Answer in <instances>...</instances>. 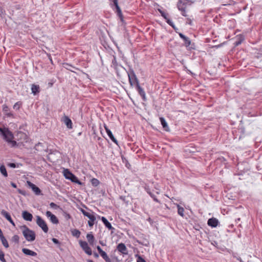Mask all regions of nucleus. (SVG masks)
<instances>
[{
  "label": "nucleus",
  "instance_id": "f257e3e1",
  "mask_svg": "<svg viewBox=\"0 0 262 262\" xmlns=\"http://www.w3.org/2000/svg\"><path fill=\"white\" fill-rule=\"evenodd\" d=\"M0 134L3 136L4 139L6 141L10 143L12 146H14L16 145V141L13 140V135L12 133L7 128H2L0 127Z\"/></svg>",
  "mask_w": 262,
  "mask_h": 262
},
{
  "label": "nucleus",
  "instance_id": "f03ea898",
  "mask_svg": "<svg viewBox=\"0 0 262 262\" xmlns=\"http://www.w3.org/2000/svg\"><path fill=\"white\" fill-rule=\"evenodd\" d=\"M23 234L26 239L28 242H32L35 239V232L28 228L27 226H24L21 227Z\"/></svg>",
  "mask_w": 262,
  "mask_h": 262
},
{
  "label": "nucleus",
  "instance_id": "7ed1b4c3",
  "mask_svg": "<svg viewBox=\"0 0 262 262\" xmlns=\"http://www.w3.org/2000/svg\"><path fill=\"white\" fill-rule=\"evenodd\" d=\"M63 175L67 179L71 180L72 182L81 185L82 183L78 179V178L71 173L68 169H64Z\"/></svg>",
  "mask_w": 262,
  "mask_h": 262
},
{
  "label": "nucleus",
  "instance_id": "20e7f679",
  "mask_svg": "<svg viewBox=\"0 0 262 262\" xmlns=\"http://www.w3.org/2000/svg\"><path fill=\"white\" fill-rule=\"evenodd\" d=\"M81 211L84 216L89 219L90 220L88 221L89 226L90 227H92L95 224V222L96 220L94 213L92 212H87L82 209H81Z\"/></svg>",
  "mask_w": 262,
  "mask_h": 262
},
{
  "label": "nucleus",
  "instance_id": "39448f33",
  "mask_svg": "<svg viewBox=\"0 0 262 262\" xmlns=\"http://www.w3.org/2000/svg\"><path fill=\"white\" fill-rule=\"evenodd\" d=\"M36 223L45 233L48 231V227L45 221L40 216L38 215L36 216Z\"/></svg>",
  "mask_w": 262,
  "mask_h": 262
},
{
  "label": "nucleus",
  "instance_id": "423d86ee",
  "mask_svg": "<svg viewBox=\"0 0 262 262\" xmlns=\"http://www.w3.org/2000/svg\"><path fill=\"white\" fill-rule=\"evenodd\" d=\"M80 245L84 252L89 255H92L91 249L89 247L88 243L86 242L80 241L79 242Z\"/></svg>",
  "mask_w": 262,
  "mask_h": 262
},
{
  "label": "nucleus",
  "instance_id": "0eeeda50",
  "mask_svg": "<svg viewBox=\"0 0 262 262\" xmlns=\"http://www.w3.org/2000/svg\"><path fill=\"white\" fill-rule=\"evenodd\" d=\"M128 78L130 84L132 86H133L135 84H136L137 85L139 84L138 79L134 72L128 74Z\"/></svg>",
  "mask_w": 262,
  "mask_h": 262
},
{
  "label": "nucleus",
  "instance_id": "6e6552de",
  "mask_svg": "<svg viewBox=\"0 0 262 262\" xmlns=\"http://www.w3.org/2000/svg\"><path fill=\"white\" fill-rule=\"evenodd\" d=\"M46 216L49 218L50 221L54 224H57L59 223L57 217L50 211H47L46 213Z\"/></svg>",
  "mask_w": 262,
  "mask_h": 262
},
{
  "label": "nucleus",
  "instance_id": "1a4fd4ad",
  "mask_svg": "<svg viewBox=\"0 0 262 262\" xmlns=\"http://www.w3.org/2000/svg\"><path fill=\"white\" fill-rule=\"evenodd\" d=\"M27 183L29 187H30L32 189V190L34 192V193L36 194L39 195L41 191L40 189L38 187H37L35 184H33L30 181H27Z\"/></svg>",
  "mask_w": 262,
  "mask_h": 262
},
{
  "label": "nucleus",
  "instance_id": "9d476101",
  "mask_svg": "<svg viewBox=\"0 0 262 262\" xmlns=\"http://www.w3.org/2000/svg\"><path fill=\"white\" fill-rule=\"evenodd\" d=\"M1 214L3 215L9 222L13 226H15V223L11 219L10 214L5 210H2L1 211Z\"/></svg>",
  "mask_w": 262,
  "mask_h": 262
},
{
  "label": "nucleus",
  "instance_id": "9b49d317",
  "mask_svg": "<svg viewBox=\"0 0 262 262\" xmlns=\"http://www.w3.org/2000/svg\"><path fill=\"white\" fill-rule=\"evenodd\" d=\"M118 250L123 254H127V250L125 245L123 243H120L117 246Z\"/></svg>",
  "mask_w": 262,
  "mask_h": 262
},
{
  "label": "nucleus",
  "instance_id": "f8f14e48",
  "mask_svg": "<svg viewBox=\"0 0 262 262\" xmlns=\"http://www.w3.org/2000/svg\"><path fill=\"white\" fill-rule=\"evenodd\" d=\"M22 216L25 220L27 221H31L33 219L32 214L27 211H24L23 212Z\"/></svg>",
  "mask_w": 262,
  "mask_h": 262
},
{
  "label": "nucleus",
  "instance_id": "ddd939ff",
  "mask_svg": "<svg viewBox=\"0 0 262 262\" xmlns=\"http://www.w3.org/2000/svg\"><path fill=\"white\" fill-rule=\"evenodd\" d=\"M62 121L65 123L68 128H72V121L68 116H64L63 117Z\"/></svg>",
  "mask_w": 262,
  "mask_h": 262
},
{
  "label": "nucleus",
  "instance_id": "4468645a",
  "mask_svg": "<svg viewBox=\"0 0 262 262\" xmlns=\"http://www.w3.org/2000/svg\"><path fill=\"white\" fill-rule=\"evenodd\" d=\"M23 252L27 255H30L32 256H35L37 255V253L30 249L27 248H23L22 249Z\"/></svg>",
  "mask_w": 262,
  "mask_h": 262
},
{
  "label": "nucleus",
  "instance_id": "2eb2a0df",
  "mask_svg": "<svg viewBox=\"0 0 262 262\" xmlns=\"http://www.w3.org/2000/svg\"><path fill=\"white\" fill-rule=\"evenodd\" d=\"M244 40V37L242 35H239L237 36V39L234 43V45L235 47L239 46L241 44V43L243 42V41Z\"/></svg>",
  "mask_w": 262,
  "mask_h": 262
},
{
  "label": "nucleus",
  "instance_id": "dca6fc26",
  "mask_svg": "<svg viewBox=\"0 0 262 262\" xmlns=\"http://www.w3.org/2000/svg\"><path fill=\"white\" fill-rule=\"evenodd\" d=\"M31 91L33 95H36L37 93L39 92V85L33 84L31 86Z\"/></svg>",
  "mask_w": 262,
  "mask_h": 262
},
{
  "label": "nucleus",
  "instance_id": "f3484780",
  "mask_svg": "<svg viewBox=\"0 0 262 262\" xmlns=\"http://www.w3.org/2000/svg\"><path fill=\"white\" fill-rule=\"evenodd\" d=\"M160 120L161 124L162 125V126L164 128V129L166 131H169V127L168 126V125H167V123L166 122V121L164 119V118H163V117H161V118H160Z\"/></svg>",
  "mask_w": 262,
  "mask_h": 262
},
{
  "label": "nucleus",
  "instance_id": "a211bd4d",
  "mask_svg": "<svg viewBox=\"0 0 262 262\" xmlns=\"http://www.w3.org/2000/svg\"><path fill=\"white\" fill-rule=\"evenodd\" d=\"M101 220L105 225V226L108 229H113L111 223L107 220V219L104 217H102Z\"/></svg>",
  "mask_w": 262,
  "mask_h": 262
},
{
  "label": "nucleus",
  "instance_id": "6ab92c4d",
  "mask_svg": "<svg viewBox=\"0 0 262 262\" xmlns=\"http://www.w3.org/2000/svg\"><path fill=\"white\" fill-rule=\"evenodd\" d=\"M137 89H138V92L140 94V95L142 97L143 99L144 100H145L146 99V98H145V93L144 91V90H143V89H142L140 86L139 85V84H137Z\"/></svg>",
  "mask_w": 262,
  "mask_h": 262
},
{
  "label": "nucleus",
  "instance_id": "aec40b11",
  "mask_svg": "<svg viewBox=\"0 0 262 262\" xmlns=\"http://www.w3.org/2000/svg\"><path fill=\"white\" fill-rule=\"evenodd\" d=\"M178 207V213L181 216H184V209L181 207L179 204L177 205Z\"/></svg>",
  "mask_w": 262,
  "mask_h": 262
},
{
  "label": "nucleus",
  "instance_id": "412c9836",
  "mask_svg": "<svg viewBox=\"0 0 262 262\" xmlns=\"http://www.w3.org/2000/svg\"><path fill=\"white\" fill-rule=\"evenodd\" d=\"M0 171L5 177L8 176L7 172L4 165H2L0 166Z\"/></svg>",
  "mask_w": 262,
  "mask_h": 262
},
{
  "label": "nucleus",
  "instance_id": "4be33fe9",
  "mask_svg": "<svg viewBox=\"0 0 262 262\" xmlns=\"http://www.w3.org/2000/svg\"><path fill=\"white\" fill-rule=\"evenodd\" d=\"M86 238L88 242L90 244H93L94 241V237L92 234H88L86 235Z\"/></svg>",
  "mask_w": 262,
  "mask_h": 262
},
{
  "label": "nucleus",
  "instance_id": "5701e85b",
  "mask_svg": "<svg viewBox=\"0 0 262 262\" xmlns=\"http://www.w3.org/2000/svg\"><path fill=\"white\" fill-rule=\"evenodd\" d=\"M0 238H1V242H2L3 246L6 248H8L9 244H8V243L7 239L5 238V237L4 236H2Z\"/></svg>",
  "mask_w": 262,
  "mask_h": 262
},
{
  "label": "nucleus",
  "instance_id": "b1692460",
  "mask_svg": "<svg viewBox=\"0 0 262 262\" xmlns=\"http://www.w3.org/2000/svg\"><path fill=\"white\" fill-rule=\"evenodd\" d=\"M100 254L106 262L110 261V258L105 252L103 251Z\"/></svg>",
  "mask_w": 262,
  "mask_h": 262
},
{
  "label": "nucleus",
  "instance_id": "393cba45",
  "mask_svg": "<svg viewBox=\"0 0 262 262\" xmlns=\"http://www.w3.org/2000/svg\"><path fill=\"white\" fill-rule=\"evenodd\" d=\"M108 137L110 138V139L112 140V141L114 142L116 144H117V141L115 139V138L114 137L112 132L111 131L110 133L107 134Z\"/></svg>",
  "mask_w": 262,
  "mask_h": 262
},
{
  "label": "nucleus",
  "instance_id": "a878e982",
  "mask_svg": "<svg viewBox=\"0 0 262 262\" xmlns=\"http://www.w3.org/2000/svg\"><path fill=\"white\" fill-rule=\"evenodd\" d=\"M114 5L117 9V11L118 12V14L119 15V16L120 17H121L122 16V13H121V11L120 7L118 6V2H117L116 4H114Z\"/></svg>",
  "mask_w": 262,
  "mask_h": 262
},
{
  "label": "nucleus",
  "instance_id": "bb28decb",
  "mask_svg": "<svg viewBox=\"0 0 262 262\" xmlns=\"http://www.w3.org/2000/svg\"><path fill=\"white\" fill-rule=\"evenodd\" d=\"M114 5L117 9V11L118 12V14L119 15V16L120 17H121L122 16V13H121V11L120 7L118 6V2H117L116 4H114Z\"/></svg>",
  "mask_w": 262,
  "mask_h": 262
},
{
  "label": "nucleus",
  "instance_id": "cd10ccee",
  "mask_svg": "<svg viewBox=\"0 0 262 262\" xmlns=\"http://www.w3.org/2000/svg\"><path fill=\"white\" fill-rule=\"evenodd\" d=\"M91 183L94 186H97L99 184V181L97 179L93 178L91 180Z\"/></svg>",
  "mask_w": 262,
  "mask_h": 262
},
{
  "label": "nucleus",
  "instance_id": "c85d7f7f",
  "mask_svg": "<svg viewBox=\"0 0 262 262\" xmlns=\"http://www.w3.org/2000/svg\"><path fill=\"white\" fill-rule=\"evenodd\" d=\"M72 235L74 236L79 237L80 234V232L77 229H74L72 231Z\"/></svg>",
  "mask_w": 262,
  "mask_h": 262
},
{
  "label": "nucleus",
  "instance_id": "c756f323",
  "mask_svg": "<svg viewBox=\"0 0 262 262\" xmlns=\"http://www.w3.org/2000/svg\"><path fill=\"white\" fill-rule=\"evenodd\" d=\"M4 256V253L0 249V260L2 262H6Z\"/></svg>",
  "mask_w": 262,
  "mask_h": 262
},
{
  "label": "nucleus",
  "instance_id": "7c9ffc66",
  "mask_svg": "<svg viewBox=\"0 0 262 262\" xmlns=\"http://www.w3.org/2000/svg\"><path fill=\"white\" fill-rule=\"evenodd\" d=\"M19 236L17 235H14L12 237V241L15 243H18L19 242Z\"/></svg>",
  "mask_w": 262,
  "mask_h": 262
},
{
  "label": "nucleus",
  "instance_id": "2f4dec72",
  "mask_svg": "<svg viewBox=\"0 0 262 262\" xmlns=\"http://www.w3.org/2000/svg\"><path fill=\"white\" fill-rule=\"evenodd\" d=\"M184 41H185V45L186 46V47H188L189 46H190V43H191V41L189 39V38L188 37H186L184 39Z\"/></svg>",
  "mask_w": 262,
  "mask_h": 262
},
{
  "label": "nucleus",
  "instance_id": "473e14b6",
  "mask_svg": "<svg viewBox=\"0 0 262 262\" xmlns=\"http://www.w3.org/2000/svg\"><path fill=\"white\" fill-rule=\"evenodd\" d=\"M50 206L52 208H54L55 209H57L59 208V206L58 205H57L56 204H55L53 202H52L50 204Z\"/></svg>",
  "mask_w": 262,
  "mask_h": 262
},
{
  "label": "nucleus",
  "instance_id": "72a5a7b5",
  "mask_svg": "<svg viewBox=\"0 0 262 262\" xmlns=\"http://www.w3.org/2000/svg\"><path fill=\"white\" fill-rule=\"evenodd\" d=\"M20 104L19 102H16L14 104L13 106V108L16 110H19Z\"/></svg>",
  "mask_w": 262,
  "mask_h": 262
},
{
  "label": "nucleus",
  "instance_id": "f704fd0d",
  "mask_svg": "<svg viewBox=\"0 0 262 262\" xmlns=\"http://www.w3.org/2000/svg\"><path fill=\"white\" fill-rule=\"evenodd\" d=\"M208 224L211 227H213V218L209 219L208 221Z\"/></svg>",
  "mask_w": 262,
  "mask_h": 262
},
{
  "label": "nucleus",
  "instance_id": "c9c22d12",
  "mask_svg": "<svg viewBox=\"0 0 262 262\" xmlns=\"http://www.w3.org/2000/svg\"><path fill=\"white\" fill-rule=\"evenodd\" d=\"M219 222L218 220L214 217V228L216 227L217 225H219Z\"/></svg>",
  "mask_w": 262,
  "mask_h": 262
},
{
  "label": "nucleus",
  "instance_id": "e433bc0d",
  "mask_svg": "<svg viewBox=\"0 0 262 262\" xmlns=\"http://www.w3.org/2000/svg\"><path fill=\"white\" fill-rule=\"evenodd\" d=\"M149 194L151 196V197H152L153 198V199L155 201H156L157 202H159V200L157 199V198L154 194H152L150 192H149Z\"/></svg>",
  "mask_w": 262,
  "mask_h": 262
},
{
  "label": "nucleus",
  "instance_id": "4c0bfd02",
  "mask_svg": "<svg viewBox=\"0 0 262 262\" xmlns=\"http://www.w3.org/2000/svg\"><path fill=\"white\" fill-rule=\"evenodd\" d=\"M17 136H19L20 137H23V138H26V135L24 133H22V132H19L17 134Z\"/></svg>",
  "mask_w": 262,
  "mask_h": 262
},
{
  "label": "nucleus",
  "instance_id": "58836bf2",
  "mask_svg": "<svg viewBox=\"0 0 262 262\" xmlns=\"http://www.w3.org/2000/svg\"><path fill=\"white\" fill-rule=\"evenodd\" d=\"M159 12L161 14V15L165 19H167L166 14L160 10H159Z\"/></svg>",
  "mask_w": 262,
  "mask_h": 262
},
{
  "label": "nucleus",
  "instance_id": "ea45409f",
  "mask_svg": "<svg viewBox=\"0 0 262 262\" xmlns=\"http://www.w3.org/2000/svg\"><path fill=\"white\" fill-rule=\"evenodd\" d=\"M8 166L11 167V168H15L16 167V165L15 163H8Z\"/></svg>",
  "mask_w": 262,
  "mask_h": 262
},
{
  "label": "nucleus",
  "instance_id": "a19ab883",
  "mask_svg": "<svg viewBox=\"0 0 262 262\" xmlns=\"http://www.w3.org/2000/svg\"><path fill=\"white\" fill-rule=\"evenodd\" d=\"M166 20H167V23H168L169 25H170L171 26H172L173 28H174V26H173V25L172 22L171 20H170L169 19H167H167H166Z\"/></svg>",
  "mask_w": 262,
  "mask_h": 262
},
{
  "label": "nucleus",
  "instance_id": "79ce46f5",
  "mask_svg": "<svg viewBox=\"0 0 262 262\" xmlns=\"http://www.w3.org/2000/svg\"><path fill=\"white\" fill-rule=\"evenodd\" d=\"M137 262H146L145 260L141 257L139 256L138 258Z\"/></svg>",
  "mask_w": 262,
  "mask_h": 262
},
{
  "label": "nucleus",
  "instance_id": "37998d69",
  "mask_svg": "<svg viewBox=\"0 0 262 262\" xmlns=\"http://www.w3.org/2000/svg\"><path fill=\"white\" fill-rule=\"evenodd\" d=\"M104 127L107 134H108V133H110L111 132L110 129L108 128V127L105 124L104 125Z\"/></svg>",
  "mask_w": 262,
  "mask_h": 262
},
{
  "label": "nucleus",
  "instance_id": "c03bdc74",
  "mask_svg": "<svg viewBox=\"0 0 262 262\" xmlns=\"http://www.w3.org/2000/svg\"><path fill=\"white\" fill-rule=\"evenodd\" d=\"M3 109L4 111L7 112L8 111V107L6 105H4L3 106Z\"/></svg>",
  "mask_w": 262,
  "mask_h": 262
},
{
  "label": "nucleus",
  "instance_id": "a18cd8bd",
  "mask_svg": "<svg viewBox=\"0 0 262 262\" xmlns=\"http://www.w3.org/2000/svg\"><path fill=\"white\" fill-rule=\"evenodd\" d=\"M52 240L53 242L54 243H55V244H58V243H59L58 241L56 238H53Z\"/></svg>",
  "mask_w": 262,
  "mask_h": 262
},
{
  "label": "nucleus",
  "instance_id": "49530a36",
  "mask_svg": "<svg viewBox=\"0 0 262 262\" xmlns=\"http://www.w3.org/2000/svg\"><path fill=\"white\" fill-rule=\"evenodd\" d=\"M97 249L98 251V252H99V253H101L102 252H103V251L101 249V248H100V246H98L97 247Z\"/></svg>",
  "mask_w": 262,
  "mask_h": 262
},
{
  "label": "nucleus",
  "instance_id": "de8ad7c7",
  "mask_svg": "<svg viewBox=\"0 0 262 262\" xmlns=\"http://www.w3.org/2000/svg\"><path fill=\"white\" fill-rule=\"evenodd\" d=\"M179 36L181 38H182L183 40L186 37L185 35H184L182 33H179Z\"/></svg>",
  "mask_w": 262,
  "mask_h": 262
},
{
  "label": "nucleus",
  "instance_id": "09e8293b",
  "mask_svg": "<svg viewBox=\"0 0 262 262\" xmlns=\"http://www.w3.org/2000/svg\"><path fill=\"white\" fill-rule=\"evenodd\" d=\"M4 11L1 7H0V14L2 15L3 14H4Z\"/></svg>",
  "mask_w": 262,
  "mask_h": 262
},
{
  "label": "nucleus",
  "instance_id": "8fccbe9b",
  "mask_svg": "<svg viewBox=\"0 0 262 262\" xmlns=\"http://www.w3.org/2000/svg\"><path fill=\"white\" fill-rule=\"evenodd\" d=\"M11 185L14 188H16V185L15 183H13V182H12L11 183Z\"/></svg>",
  "mask_w": 262,
  "mask_h": 262
},
{
  "label": "nucleus",
  "instance_id": "3c124183",
  "mask_svg": "<svg viewBox=\"0 0 262 262\" xmlns=\"http://www.w3.org/2000/svg\"><path fill=\"white\" fill-rule=\"evenodd\" d=\"M221 45H222V44H221V45H214L213 47L217 48L221 47Z\"/></svg>",
  "mask_w": 262,
  "mask_h": 262
},
{
  "label": "nucleus",
  "instance_id": "603ef678",
  "mask_svg": "<svg viewBox=\"0 0 262 262\" xmlns=\"http://www.w3.org/2000/svg\"><path fill=\"white\" fill-rule=\"evenodd\" d=\"M2 236H3L2 231L1 229H0V238Z\"/></svg>",
  "mask_w": 262,
  "mask_h": 262
},
{
  "label": "nucleus",
  "instance_id": "864d4df0",
  "mask_svg": "<svg viewBox=\"0 0 262 262\" xmlns=\"http://www.w3.org/2000/svg\"><path fill=\"white\" fill-rule=\"evenodd\" d=\"M240 220H241V219H240V218H238V219H237L235 220V221L237 223V221H240Z\"/></svg>",
  "mask_w": 262,
  "mask_h": 262
},
{
  "label": "nucleus",
  "instance_id": "5fc2aeb1",
  "mask_svg": "<svg viewBox=\"0 0 262 262\" xmlns=\"http://www.w3.org/2000/svg\"><path fill=\"white\" fill-rule=\"evenodd\" d=\"M7 115H8V116H12V114L11 113H8V114H7Z\"/></svg>",
  "mask_w": 262,
  "mask_h": 262
},
{
  "label": "nucleus",
  "instance_id": "6e6d98bb",
  "mask_svg": "<svg viewBox=\"0 0 262 262\" xmlns=\"http://www.w3.org/2000/svg\"><path fill=\"white\" fill-rule=\"evenodd\" d=\"M88 262H94V261H93V260H89L88 261Z\"/></svg>",
  "mask_w": 262,
  "mask_h": 262
},
{
  "label": "nucleus",
  "instance_id": "4d7b16f0",
  "mask_svg": "<svg viewBox=\"0 0 262 262\" xmlns=\"http://www.w3.org/2000/svg\"><path fill=\"white\" fill-rule=\"evenodd\" d=\"M19 192L23 194V193L21 192V191L20 190H19Z\"/></svg>",
  "mask_w": 262,
  "mask_h": 262
}]
</instances>
